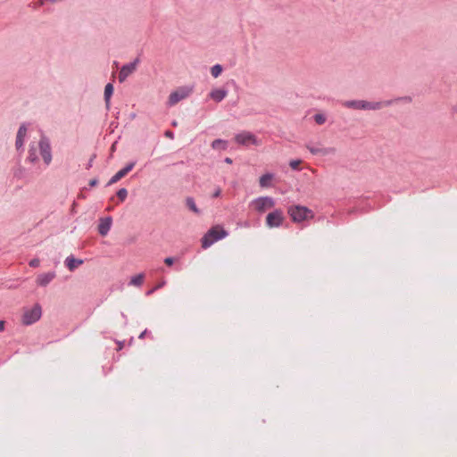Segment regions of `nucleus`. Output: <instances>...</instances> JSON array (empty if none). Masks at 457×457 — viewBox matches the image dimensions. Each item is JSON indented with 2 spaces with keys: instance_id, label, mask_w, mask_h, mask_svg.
Wrapping results in <instances>:
<instances>
[{
  "instance_id": "aec40b11",
  "label": "nucleus",
  "mask_w": 457,
  "mask_h": 457,
  "mask_svg": "<svg viewBox=\"0 0 457 457\" xmlns=\"http://www.w3.org/2000/svg\"><path fill=\"white\" fill-rule=\"evenodd\" d=\"M273 179V174L271 173H265L260 178V186L262 187H268L270 186V182Z\"/></svg>"
},
{
  "instance_id": "473e14b6",
  "label": "nucleus",
  "mask_w": 457,
  "mask_h": 457,
  "mask_svg": "<svg viewBox=\"0 0 457 457\" xmlns=\"http://www.w3.org/2000/svg\"><path fill=\"white\" fill-rule=\"evenodd\" d=\"M97 184H98V179L96 178L89 181V187H96Z\"/></svg>"
},
{
  "instance_id": "20e7f679",
  "label": "nucleus",
  "mask_w": 457,
  "mask_h": 457,
  "mask_svg": "<svg viewBox=\"0 0 457 457\" xmlns=\"http://www.w3.org/2000/svg\"><path fill=\"white\" fill-rule=\"evenodd\" d=\"M41 315L42 308L39 303H36L31 308H24L21 322L25 326L32 325L41 318Z\"/></svg>"
},
{
  "instance_id": "c9c22d12",
  "label": "nucleus",
  "mask_w": 457,
  "mask_h": 457,
  "mask_svg": "<svg viewBox=\"0 0 457 457\" xmlns=\"http://www.w3.org/2000/svg\"><path fill=\"white\" fill-rule=\"evenodd\" d=\"M4 321L0 320V331H4Z\"/></svg>"
},
{
  "instance_id": "39448f33",
  "label": "nucleus",
  "mask_w": 457,
  "mask_h": 457,
  "mask_svg": "<svg viewBox=\"0 0 457 457\" xmlns=\"http://www.w3.org/2000/svg\"><path fill=\"white\" fill-rule=\"evenodd\" d=\"M192 92L193 87L185 86L177 88L170 94L167 105L173 106L177 104L181 100L189 96Z\"/></svg>"
},
{
  "instance_id": "a878e982",
  "label": "nucleus",
  "mask_w": 457,
  "mask_h": 457,
  "mask_svg": "<svg viewBox=\"0 0 457 457\" xmlns=\"http://www.w3.org/2000/svg\"><path fill=\"white\" fill-rule=\"evenodd\" d=\"M313 119L315 120V122L319 125H322L326 122L327 120V117L325 114L323 113H316L314 116H313Z\"/></svg>"
},
{
  "instance_id": "cd10ccee",
  "label": "nucleus",
  "mask_w": 457,
  "mask_h": 457,
  "mask_svg": "<svg viewBox=\"0 0 457 457\" xmlns=\"http://www.w3.org/2000/svg\"><path fill=\"white\" fill-rule=\"evenodd\" d=\"M24 139L16 137L15 147L17 151L23 150Z\"/></svg>"
},
{
  "instance_id": "6ab92c4d",
  "label": "nucleus",
  "mask_w": 457,
  "mask_h": 457,
  "mask_svg": "<svg viewBox=\"0 0 457 457\" xmlns=\"http://www.w3.org/2000/svg\"><path fill=\"white\" fill-rule=\"evenodd\" d=\"M113 94V86L112 83H108L106 84L105 87H104V102H105V104H106V108L109 109L110 108V101H111V97Z\"/></svg>"
},
{
  "instance_id": "393cba45",
  "label": "nucleus",
  "mask_w": 457,
  "mask_h": 457,
  "mask_svg": "<svg viewBox=\"0 0 457 457\" xmlns=\"http://www.w3.org/2000/svg\"><path fill=\"white\" fill-rule=\"evenodd\" d=\"M27 125L25 123L21 124L17 131L16 137L24 139L27 135Z\"/></svg>"
},
{
  "instance_id": "4468645a",
  "label": "nucleus",
  "mask_w": 457,
  "mask_h": 457,
  "mask_svg": "<svg viewBox=\"0 0 457 457\" xmlns=\"http://www.w3.org/2000/svg\"><path fill=\"white\" fill-rule=\"evenodd\" d=\"M307 149L312 154H322L327 155L330 154H334L336 152V149L334 147H328V148H319L312 146L311 145H306Z\"/></svg>"
},
{
  "instance_id": "9b49d317",
  "label": "nucleus",
  "mask_w": 457,
  "mask_h": 457,
  "mask_svg": "<svg viewBox=\"0 0 457 457\" xmlns=\"http://www.w3.org/2000/svg\"><path fill=\"white\" fill-rule=\"evenodd\" d=\"M136 162H130L126 164L124 168L120 170L116 174H114L109 182L107 183V186L112 185L114 183H117L120 179H121L123 177H125L132 169L134 168Z\"/></svg>"
},
{
  "instance_id": "423d86ee",
  "label": "nucleus",
  "mask_w": 457,
  "mask_h": 457,
  "mask_svg": "<svg viewBox=\"0 0 457 457\" xmlns=\"http://www.w3.org/2000/svg\"><path fill=\"white\" fill-rule=\"evenodd\" d=\"M38 148H39L40 155L42 156V159L44 161V163L48 166L52 162L53 156H52V147H51L50 139L46 136H45V135L41 136L39 142H38Z\"/></svg>"
},
{
  "instance_id": "72a5a7b5",
  "label": "nucleus",
  "mask_w": 457,
  "mask_h": 457,
  "mask_svg": "<svg viewBox=\"0 0 457 457\" xmlns=\"http://www.w3.org/2000/svg\"><path fill=\"white\" fill-rule=\"evenodd\" d=\"M165 137L172 139L174 137V133L170 130H167L165 131Z\"/></svg>"
},
{
  "instance_id": "79ce46f5",
  "label": "nucleus",
  "mask_w": 457,
  "mask_h": 457,
  "mask_svg": "<svg viewBox=\"0 0 457 457\" xmlns=\"http://www.w3.org/2000/svg\"><path fill=\"white\" fill-rule=\"evenodd\" d=\"M123 345H124V343H123V342H120V343H119L118 350H121V349H122V347H123Z\"/></svg>"
},
{
  "instance_id": "2eb2a0df",
  "label": "nucleus",
  "mask_w": 457,
  "mask_h": 457,
  "mask_svg": "<svg viewBox=\"0 0 457 457\" xmlns=\"http://www.w3.org/2000/svg\"><path fill=\"white\" fill-rule=\"evenodd\" d=\"M228 95V91L223 88H218L212 90L210 93V97L217 103L221 102Z\"/></svg>"
},
{
  "instance_id": "dca6fc26",
  "label": "nucleus",
  "mask_w": 457,
  "mask_h": 457,
  "mask_svg": "<svg viewBox=\"0 0 457 457\" xmlns=\"http://www.w3.org/2000/svg\"><path fill=\"white\" fill-rule=\"evenodd\" d=\"M55 278L54 272L41 274L37 277V284L41 287L47 286Z\"/></svg>"
},
{
  "instance_id": "c756f323",
  "label": "nucleus",
  "mask_w": 457,
  "mask_h": 457,
  "mask_svg": "<svg viewBox=\"0 0 457 457\" xmlns=\"http://www.w3.org/2000/svg\"><path fill=\"white\" fill-rule=\"evenodd\" d=\"M39 263H40V261L38 259H32L30 262H29V266L30 267H33V268H37L39 266Z\"/></svg>"
},
{
  "instance_id": "0eeeda50",
  "label": "nucleus",
  "mask_w": 457,
  "mask_h": 457,
  "mask_svg": "<svg viewBox=\"0 0 457 457\" xmlns=\"http://www.w3.org/2000/svg\"><path fill=\"white\" fill-rule=\"evenodd\" d=\"M252 204L258 212L262 213L265 212L267 209L274 207L275 201L270 196H261L254 199L252 202Z\"/></svg>"
},
{
  "instance_id": "9d476101",
  "label": "nucleus",
  "mask_w": 457,
  "mask_h": 457,
  "mask_svg": "<svg viewBox=\"0 0 457 457\" xmlns=\"http://www.w3.org/2000/svg\"><path fill=\"white\" fill-rule=\"evenodd\" d=\"M138 63L139 58H136L133 62L124 64L119 72V81L121 83L124 82L127 78L136 71Z\"/></svg>"
},
{
  "instance_id": "a19ab883",
  "label": "nucleus",
  "mask_w": 457,
  "mask_h": 457,
  "mask_svg": "<svg viewBox=\"0 0 457 457\" xmlns=\"http://www.w3.org/2000/svg\"><path fill=\"white\" fill-rule=\"evenodd\" d=\"M155 290H156V289H154V288H152V289H150V290H148V291L146 292V295H152Z\"/></svg>"
},
{
  "instance_id": "37998d69",
  "label": "nucleus",
  "mask_w": 457,
  "mask_h": 457,
  "mask_svg": "<svg viewBox=\"0 0 457 457\" xmlns=\"http://www.w3.org/2000/svg\"><path fill=\"white\" fill-rule=\"evenodd\" d=\"M121 316L124 319V321H125V324H126L127 323V316L123 312H121Z\"/></svg>"
},
{
  "instance_id": "4be33fe9",
  "label": "nucleus",
  "mask_w": 457,
  "mask_h": 457,
  "mask_svg": "<svg viewBox=\"0 0 457 457\" xmlns=\"http://www.w3.org/2000/svg\"><path fill=\"white\" fill-rule=\"evenodd\" d=\"M212 147L213 149L226 150L228 147V142L222 139H215L212 143Z\"/></svg>"
},
{
  "instance_id": "f03ea898",
  "label": "nucleus",
  "mask_w": 457,
  "mask_h": 457,
  "mask_svg": "<svg viewBox=\"0 0 457 457\" xmlns=\"http://www.w3.org/2000/svg\"><path fill=\"white\" fill-rule=\"evenodd\" d=\"M228 234V233L223 228H220L219 227H212L202 237V247L204 249L210 247L216 241L226 237Z\"/></svg>"
},
{
  "instance_id": "f3484780",
  "label": "nucleus",
  "mask_w": 457,
  "mask_h": 457,
  "mask_svg": "<svg viewBox=\"0 0 457 457\" xmlns=\"http://www.w3.org/2000/svg\"><path fill=\"white\" fill-rule=\"evenodd\" d=\"M27 161H29L31 163H36L38 162V156L37 154V147L34 143L29 145V154L27 157Z\"/></svg>"
},
{
  "instance_id": "4c0bfd02",
  "label": "nucleus",
  "mask_w": 457,
  "mask_h": 457,
  "mask_svg": "<svg viewBox=\"0 0 457 457\" xmlns=\"http://www.w3.org/2000/svg\"><path fill=\"white\" fill-rule=\"evenodd\" d=\"M164 284H165V282H164V281H163V282H162V283H160V284H158L156 287H154V289H156V290H157V289H159V288L162 287Z\"/></svg>"
},
{
  "instance_id": "ddd939ff",
  "label": "nucleus",
  "mask_w": 457,
  "mask_h": 457,
  "mask_svg": "<svg viewBox=\"0 0 457 457\" xmlns=\"http://www.w3.org/2000/svg\"><path fill=\"white\" fill-rule=\"evenodd\" d=\"M82 259H77L72 254L66 257L64 264L70 271H74L79 266L83 264Z\"/></svg>"
},
{
  "instance_id": "58836bf2",
  "label": "nucleus",
  "mask_w": 457,
  "mask_h": 457,
  "mask_svg": "<svg viewBox=\"0 0 457 457\" xmlns=\"http://www.w3.org/2000/svg\"><path fill=\"white\" fill-rule=\"evenodd\" d=\"M44 4H45V0H38L37 3V6H42Z\"/></svg>"
},
{
  "instance_id": "2f4dec72",
  "label": "nucleus",
  "mask_w": 457,
  "mask_h": 457,
  "mask_svg": "<svg viewBox=\"0 0 457 457\" xmlns=\"http://www.w3.org/2000/svg\"><path fill=\"white\" fill-rule=\"evenodd\" d=\"M221 194V189L220 187H218L212 194V197L213 198H216V197H219Z\"/></svg>"
},
{
  "instance_id": "1a4fd4ad",
  "label": "nucleus",
  "mask_w": 457,
  "mask_h": 457,
  "mask_svg": "<svg viewBox=\"0 0 457 457\" xmlns=\"http://www.w3.org/2000/svg\"><path fill=\"white\" fill-rule=\"evenodd\" d=\"M235 140L237 144L242 145H259L257 137L253 133L248 131H243L241 133L237 134L235 137Z\"/></svg>"
},
{
  "instance_id": "5701e85b",
  "label": "nucleus",
  "mask_w": 457,
  "mask_h": 457,
  "mask_svg": "<svg viewBox=\"0 0 457 457\" xmlns=\"http://www.w3.org/2000/svg\"><path fill=\"white\" fill-rule=\"evenodd\" d=\"M144 281V274L140 273L131 278L129 285L135 287H140Z\"/></svg>"
},
{
  "instance_id": "c85d7f7f",
  "label": "nucleus",
  "mask_w": 457,
  "mask_h": 457,
  "mask_svg": "<svg viewBox=\"0 0 457 457\" xmlns=\"http://www.w3.org/2000/svg\"><path fill=\"white\" fill-rule=\"evenodd\" d=\"M301 162H302V161H301V160H292V161H290V162H289V166H290L293 170H297Z\"/></svg>"
},
{
  "instance_id": "b1692460",
  "label": "nucleus",
  "mask_w": 457,
  "mask_h": 457,
  "mask_svg": "<svg viewBox=\"0 0 457 457\" xmlns=\"http://www.w3.org/2000/svg\"><path fill=\"white\" fill-rule=\"evenodd\" d=\"M222 66L220 64H215L211 68V73L212 77L218 78L222 72Z\"/></svg>"
},
{
  "instance_id": "a211bd4d",
  "label": "nucleus",
  "mask_w": 457,
  "mask_h": 457,
  "mask_svg": "<svg viewBox=\"0 0 457 457\" xmlns=\"http://www.w3.org/2000/svg\"><path fill=\"white\" fill-rule=\"evenodd\" d=\"M363 100H348L343 103L346 108L362 110Z\"/></svg>"
},
{
  "instance_id": "7ed1b4c3",
  "label": "nucleus",
  "mask_w": 457,
  "mask_h": 457,
  "mask_svg": "<svg viewBox=\"0 0 457 457\" xmlns=\"http://www.w3.org/2000/svg\"><path fill=\"white\" fill-rule=\"evenodd\" d=\"M400 102L410 103V102H411V96H402V97H396L395 99L380 101V102H370V101L363 100L362 110H372V111L380 110L383 107H387V106L392 105L393 104L400 103Z\"/></svg>"
},
{
  "instance_id": "f8f14e48",
  "label": "nucleus",
  "mask_w": 457,
  "mask_h": 457,
  "mask_svg": "<svg viewBox=\"0 0 457 457\" xmlns=\"http://www.w3.org/2000/svg\"><path fill=\"white\" fill-rule=\"evenodd\" d=\"M112 224V218L111 216H107L105 218H101L99 220V224H98V233L103 237L106 236L111 229Z\"/></svg>"
},
{
  "instance_id": "7c9ffc66",
  "label": "nucleus",
  "mask_w": 457,
  "mask_h": 457,
  "mask_svg": "<svg viewBox=\"0 0 457 457\" xmlns=\"http://www.w3.org/2000/svg\"><path fill=\"white\" fill-rule=\"evenodd\" d=\"M164 263L169 265V266H171L174 263V258H172V257H166L164 259Z\"/></svg>"
},
{
  "instance_id": "ea45409f",
  "label": "nucleus",
  "mask_w": 457,
  "mask_h": 457,
  "mask_svg": "<svg viewBox=\"0 0 457 457\" xmlns=\"http://www.w3.org/2000/svg\"><path fill=\"white\" fill-rule=\"evenodd\" d=\"M93 160H94V157H92V158L89 160V162H88V163H87V169H89V168L92 166Z\"/></svg>"
},
{
  "instance_id": "c03bdc74",
  "label": "nucleus",
  "mask_w": 457,
  "mask_h": 457,
  "mask_svg": "<svg viewBox=\"0 0 457 457\" xmlns=\"http://www.w3.org/2000/svg\"><path fill=\"white\" fill-rule=\"evenodd\" d=\"M453 111L457 113V104L453 107Z\"/></svg>"
},
{
  "instance_id": "f704fd0d",
  "label": "nucleus",
  "mask_w": 457,
  "mask_h": 457,
  "mask_svg": "<svg viewBox=\"0 0 457 457\" xmlns=\"http://www.w3.org/2000/svg\"><path fill=\"white\" fill-rule=\"evenodd\" d=\"M147 334V329H145L138 337V338L142 339L145 337V335Z\"/></svg>"
},
{
  "instance_id": "f257e3e1",
  "label": "nucleus",
  "mask_w": 457,
  "mask_h": 457,
  "mask_svg": "<svg viewBox=\"0 0 457 457\" xmlns=\"http://www.w3.org/2000/svg\"><path fill=\"white\" fill-rule=\"evenodd\" d=\"M287 213L291 220L295 223H299L314 217V213L311 209L300 204L289 206L287 208Z\"/></svg>"
},
{
  "instance_id": "bb28decb",
  "label": "nucleus",
  "mask_w": 457,
  "mask_h": 457,
  "mask_svg": "<svg viewBox=\"0 0 457 457\" xmlns=\"http://www.w3.org/2000/svg\"><path fill=\"white\" fill-rule=\"evenodd\" d=\"M128 196V190L124 187L119 189L117 191V197L120 199V201L123 202Z\"/></svg>"
},
{
  "instance_id": "e433bc0d",
  "label": "nucleus",
  "mask_w": 457,
  "mask_h": 457,
  "mask_svg": "<svg viewBox=\"0 0 457 457\" xmlns=\"http://www.w3.org/2000/svg\"><path fill=\"white\" fill-rule=\"evenodd\" d=\"M224 162H225L226 163L231 164V163H232V159H231V158H229V157H226V158H225V160H224Z\"/></svg>"
},
{
  "instance_id": "6e6552de",
  "label": "nucleus",
  "mask_w": 457,
  "mask_h": 457,
  "mask_svg": "<svg viewBox=\"0 0 457 457\" xmlns=\"http://www.w3.org/2000/svg\"><path fill=\"white\" fill-rule=\"evenodd\" d=\"M284 220L283 212L280 209L270 212L266 217V224L269 228H278Z\"/></svg>"
},
{
  "instance_id": "412c9836",
  "label": "nucleus",
  "mask_w": 457,
  "mask_h": 457,
  "mask_svg": "<svg viewBox=\"0 0 457 457\" xmlns=\"http://www.w3.org/2000/svg\"><path fill=\"white\" fill-rule=\"evenodd\" d=\"M186 205L190 211H192L193 212H195L196 214H199L201 212L200 210L197 208L193 197H190V196L187 197Z\"/></svg>"
}]
</instances>
